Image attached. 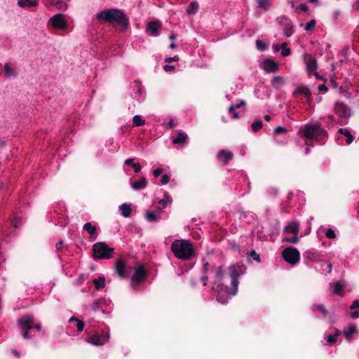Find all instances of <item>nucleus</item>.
Returning <instances> with one entry per match:
<instances>
[{
	"label": "nucleus",
	"mask_w": 359,
	"mask_h": 359,
	"mask_svg": "<svg viewBox=\"0 0 359 359\" xmlns=\"http://www.w3.org/2000/svg\"><path fill=\"white\" fill-rule=\"evenodd\" d=\"M145 218L149 222H154L159 220L161 219V215L159 212L148 210L145 213Z\"/></svg>",
	"instance_id": "obj_23"
},
{
	"label": "nucleus",
	"mask_w": 359,
	"mask_h": 359,
	"mask_svg": "<svg viewBox=\"0 0 359 359\" xmlns=\"http://www.w3.org/2000/svg\"><path fill=\"white\" fill-rule=\"evenodd\" d=\"M46 6H55L59 10H65L67 8V4L63 0H46Z\"/></svg>",
	"instance_id": "obj_19"
},
{
	"label": "nucleus",
	"mask_w": 359,
	"mask_h": 359,
	"mask_svg": "<svg viewBox=\"0 0 359 359\" xmlns=\"http://www.w3.org/2000/svg\"><path fill=\"white\" fill-rule=\"evenodd\" d=\"M97 19L102 22H108L113 25H121L126 28L129 20L122 11L110 8L104 10L97 14Z\"/></svg>",
	"instance_id": "obj_3"
},
{
	"label": "nucleus",
	"mask_w": 359,
	"mask_h": 359,
	"mask_svg": "<svg viewBox=\"0 0 359 359\" xmlns=\"http://www.w3.org/2000/svg\"><path fill=\"white\" fill-rule=\"evenodd\" d=\"M325 236L327 238L332 239V238H334L336 237V234H335V232H334V231L333 229H332L330 228H328L325 231Z\"/></svg>",
	"instance_id": "obj_46"
},
{
	"label": "nucleus",
	"mask_w": 359,
	"mask_h": 359,
	"mask_svg": "<svg viewBox=\"0 0 359 359\" xmlns=\"http://www.w3.org/2000/svg\"><path fill=\"white\" fill-rule=\"evenodd\" d=\"M146 277V271L142 265H139L135 267V273L132 276V285L135 287L140 282L143 281Z\"/></svg>",
	"instance_id": "obj_9"
},
{
	"label": "nucleus",
	"mask_w": 359,
	"mask_h": 359,
	"mask_svg": "<svg viewBox=\"0 0 359 359\" xmlns=\"http://www.w3.org/2000/svg\"><path fill=\"white\" fill-rule=\"evenodd\" d=\"M163 172L161 168H156L153 171V175L155 177H158Z\"/></svg>",
	"instance_id": "obj_57"
},
{
	"label": "nucleus",
	"mask_w": 359,
	"mask_h": 359,
	"mask_svg": "<svg viewBox=\"0 0 359 359\" xmlns=\"http://www.w3.org/2000/svg\"><path fill=\"white\" fill-rule=\"evenodd\" d=\"M18 4L20 7H33L37 5V1L31 0H18Z\"/></svg>",
	"instance_id": "obj_32"
},
{
	"label": "nucleus",
	"mask_w": 359,
	"mask_h": 359,
	"mask_svg": "<svg viewBox=\"0 0 359 359\" xmlns=\"http://www.w3.org/2000/svg\"><path fill=\"white\" fill-rule=\"evenodd\" d=\"M285 241L291 243H297L299 241V238L297 237V235H294V236L290 238H286Z\"/></svg>",
	"instance_id": "obj_54"
},
{
	"label": "nucleus",
	"mask_w": 359,
	"mask_h": 359,
	"mask_svg": "<svg viewBox=\"0 0 359 359\" xmlns=\"http://www.w3.org/2000/svg\"><path fill=\"white\" fill-rule=\"evenodd\" d=\"M161 27V25L158 21L150 22L147 24V31L150 35L157 36L158 35V29Z\"/></svg>",
	"instance_id": "obj_18"
},
{
	"label": "nucleus",
	"mask_w": 359,
	"mask_h": 359,
	"mask_svg": "<svg viewBox=\"0 0 359 359\" xmlns=\"http://www.w3.org/2000/svg\"><path fill=\"white\" fill-rule=\"evenodd\" d=\"M313 311H318L322 313L323 316L325 317L327 315V311L323 304H315L313 306Z\"/></svg>",
	"instance_id": "obj_37"
},
{
	"label": "nucleus",
	"mask_w": 359,
	"mask_h": 359,
	"mask_svg": "<svg viewBox=\"0 0 359 359\" xmlns=\"http://www.w3.org/2000/svg\"><path fill=\"white\" fill-rule=\"evenodd\" d=\"M283 77L281 76H277L272 79L271 80V85L274 87L278 88L279 87V85L283 82Z\"/></svg>",
	"instance_id": "obj_38"
},
{
	"label": "nucleus",
	"mask_w": 359,
	"mask_h": 359,
	"mask_svg": "<svg viewBox=\"0 0 359 359\" xmlns=\"http://www.w3.org/2000/svg\"><path fill=\"white\" fill-rule=\"evenodd\" d=\"M344 285L341 282H337L333 284V292L336 294L340 295L343 290Z\"/></svg>",
	"instance_id": "obj_39"
},
{
	"label": "nucleus",
	"mask_w": 359,
	"mask_h": 359,
	"mask_svg": "<svg viewBox=\"0 0 359 359\" xmlns=\"http://www.w3.org/2000/svg\"><path fill=\"white\" fill-rule=\"evenodd\" d=\"M163 126L171 129L176 126V123H175V121L172 118H168L165 119V122L163 123Z\"/></svg>",
	"instance_id": "obj_42"
},
{
	"label": "nucleus",
	"mask_w": 359,
	"mask_h": 359,
	"mask_svg": "<svg viewBox=\"0 0 359 359\" xmlns=\"http://www.w3.org/2000/svg\"><path fill=\"white\" fill-rule=\"evenodd\" d=\"M69 323H72V322L76 323V327L77 328L78 332H82L83 330L84 323L82 320L78 319L77 318H76L74 316H72L69 318Z\"/></svg>",
	"instance_id": "obj_30"
},
{
	"label": "nucleus",
	"mask_w": 359,
	"mask_h": 359,
	"mask_svg": "<svg viewBox=\"0 0 359 359\" xmlns=\"http://www.w3.org/2000/svg\"><path fill=\"white\" fill-rule=\"evenodd\" d=\"M83 230L88 231L91 238H95L97 236L96 228L91 223L87 222L83 225Z\"/></svg>",
	"instance_id": "obj_24"
},
{
	"label": "nucleus",
	"mask_w": 359,
	"mask_h": 359,
	"mask_svg": "<svg viewBox=\"0 0 359 359\" xmlns=\"http://www.w3.org/2000/svg\"><path fill=\"white\" fill-rule=\"evenodd\" d=\"M100 303H101V300L100 299H96L95 300L93 304H92V309L94 311H97L99 310L100 309Z\"/></svg>",
	"instance_id": "obj_50"
},
{
	"label": "nucleus",
	"mask_w": 359,
	"mask_h": 359,
	"mask_svg": "<svg viewBox=\"0 0 359 359\" xmlns=\"http://www.w3.org/2000/svg\"><path fill=\"white\" fill-rule=\"evenodd\" d=\"M262 122L259 120L255 121L251 125V128L254 132L259 130L262 127Z\"/></svg>",
	"instance_id": "obj_45"
},
{
	"label": "nucleus",
	"mask_w": 359,
	"mask_h": 359,
	"mask_svg": "<svg viewBox=\"0 0 359 359\" xmlns=\"http://www.w3.org/2000/svg\"><path fill=\"white\" fill-rule=\"evenodd\" d=\"M291 54V50L290 48H284L282 52H281V55L283 56V57H287V56H289Z\"/></svg>",
	"instance_id": "obj_55"
},
{
	"label": "nucleus",
	"mask_w": 359,
	"mask_h": 359,
	"mask_svg": "<svg viewBox=\"0 0 359 359\" xmlns=\"http://www.w3.org/2000/svg\"><path fill=\"white\" fill-rule=\"evenodd\" d=\"M147 186V181L144 177H142L140 180L131 183V187L134 190L144 189Z\"/></svg>",
	"instance_id": "obj_21"
},
{
	"label": "nucleus",
	"mask_w": 359,
	"mask_h": 359,
	"mask_svg": "<svg viewBox=\"0 0 359 359\" xmlns=\"http://www.w3.org/2000/svg\"><path fill=\"white\" fill-rule=\"evenodd\" d=\"M233 156V152L225 149L220 150L217 154V158L222 165H226Z\"/></svg>",
	"instance_id": "obj_16"
},
{
	"label": "nucleus",
	"mask_w": 359,
	"mask_h": 359,
	"mask_svg": "<svg viewBox=\"0 0 359 359\" xmlns=\"http://www.w3.org/2000/svg\"><path fill=\"white\" fill-rule=\"evenodd\" d=\"M303 59L306 65L307 72L309 74H313V72H314L318 67L316 59L308 53L304 55Z\"/></svg>",
	"instance_id": "obj_12"
},
{
	"label": "nucleus",
	"mask_w": 359,
	"mask_h": 359,
	"mask_svg": "<svg viewBox=\"0 0 359 359\" xmlns=\"http://www.w3.org/2000/svg\"><path fill=\"white\" fill-rule=\"evenodd\" d=\"M276 22L282 27L283 34L286 37H290L294 33V27L292 21L286 16H281L276 19Z\"/></svg>",
	"instance_id": "obj_8"
},
{
	"label": "nucleus",
	"mask_w": 359,
	"mask_h": 359,
	"mask_svg": "<svg viewBox=\"0 0 359 359\" xmlns=\"http://www.w3.org/2000/svg\"><path fill=\"white\" fill-rule=\"evenodd\" d=\"M339 333H340V332L338 330H337L336 332L334 334L328 335L327 337V342H329L330 344L335 343L337 340V337L339 334Z\"/></svg>",
	"instance_id": "obj_44"
},
{
	"label": "nucleus",
	"mask_w": 359,
	"mask_h": 359,
	"mask_svg": "<svg viewBox=\"0 0 359 359\" xmlns=\"http://www.w3.org/2000/svg\"><path fill=\"white\" fill-rule=\"evenodd\" d=\"M287 132V129L283 126H278L274 129L275 135L286 134Z\"/></svg>",
	"instance_id": "obj_47"
},
{
	"label": "nucleus",
	"mask_w": 359,
	"mask_h": 359,
	"mask_svg": "<svg viewBox=\"0 0 359 359\" xmlns=\"http://www.w3.org/2000/svg\"><path fill=\"white\" fill-rule=\"evenodd\" d=\"M319 91L326 93L328 90L327 87L325 84H321L318 86Z\"/></svg>",
	"instance_id": "obj_61"
},
{
	"label": "nucleus",
	"mask_w": 359,
	"mask_h": 359,
	"mask_svg": "<svg viewBox=\"0 0 359 359\" xmlns=\"http://www.w3.org/2000/svg\"><path fill=\"white\" fill-rule=\"evenodd\" d=\"M21 221L20 218L15 217L14 219L13 220V224L15 228L18 227Z\"/></svg>",
	"instance_id": "obj_58"
},
{
	"label": "nucleus",
	"mask_w": 359,
	"mask_h": 359,
	"mask_svg": "<svg viewBox=\"0 0 359 359\" xmlns=\"http://www.w3.org/2000/svg\"><path fill=\"white\" fill-rule=\"evenodd\" d=\"M256 45H257V47L259 50H263L264 49V46L263 44V43L259 41V40H257V42H256Z\"/></svg>",
	"instance_id": "obj_59"
},
{
	"label": "nucleus",
	"mask_w": 359,
	"mask_h": 359,
	"mask_svg": "<svg viewBox=\"0 0 359 359\" xmlns=\"http://www.w3.org/2000/svg\"><path fill=\"white\" fill-rule=\"evenodd\" d=\"M257 3V6L259 8L264 9V11H268L271 6V0H256Z\"/></svg>",
	"instance_id": "obj_31"
},
{
	"label": "nucleus",
	"mask_w": 359,
	"mask_h": 359,
	"mask_svg": "<svg viewBox=\"0 0 359 359\" xmlns=\"http://www.w3.org/2000/svg\"><path fill=\"white\" fill-rule=\"evenodd\" d=\"M285 261L292 265L299 262L300 259L299 252L294 248H287L282 252Z\"/></svg>",
	"instance_id": "obj_7"
},
{
	"label": "nucleus",
	"mask_w": 359,
	"mask_h": 359,
	"mask_svg": "<svg viewBox=\"0 0 359 359\" xmlns=\"http://www.w3.org/2000/svg\"><path fill=\"white\" fill-rule=\"evenodd\" d=\"M198 8H199V5L197 2H195V1L191 2L187 9V13L189 15L195 14L196 13V11L198 10Z\"/></svg>",
	"instance_id": "obj_34"
},
{
	"label": "nucleus",
	"mask_w": 359,
	"mask_h": 359,
	"mask_svg": "<svg viewBox=\"0 0 359 359\" xmlns=\"http://www.w3.org/2000/svg\"><path fill=\"white\" fill-rule=\"evenodd\" d=\"M359 309V299L355 300L351 306V309Z\"/></svg>",
	"instance_id": "obj_56"
},
{
	"label": "nucleus",
	"mask_w": 359,
	"mask_h": 359,
	"mask_svg": "<svg viewBox=\"0 0 359 359\" xmlns=\"http://www.w3.org/2000/svg\"><path fill=\"white\" fill-rule=\"evenodd\" d=\"M325 135V131L319 124L306 125L304 128V137L308 139H318Z\"/></svg>",
	"instance_id": "obj_6"
},
{
	"label": "nucleus",
	"mask_w": 359,
	"mask_h": 359,
	"mask_svg": "<svg viewBox=\"0 0 359 359\" xmlns=\"http://www.w3.org/2000/svg\"><path fill=\"white\" fill-rule=\"evenodd\" d=\"M285 230L294 235H297L299 231V225L296 222H291L287 224Z\"/></svg>",
	"instance_id": "obj_22"
},
{
	"label": "nucleus",
	"mask_w": 359,
	"mask_h": 359,
	"mask_svg": "<svg viewBox=\"0 0 359 359\" xmlns=\"http://www.w3.org/2000/svg\"><path fill=\"white\" fill-rule=\"evenodd\" d=\"M351 317L353 319L359 318V311H355L351 313Z\"/></svg>",
	"instance_id": "obj_63"
},
{
	"label": "nucleus",
	"mask_w": 359,
	"mask_h": 359,
	"mask_svg": "<svg viewBox=\"0 0 359 359\" xmlns=\"http://www.w3.org/2000/svg\"><path fill=\"white\" fill-rule=\"evenodd\" d=\"M171 198L168 195H165L163 198L158 201V203L162 206V208L164 209L167 207L168 203H171Z\"/></svg>",
	"instance_id": "obj_40"
},
{
	"label": "nucleus",
	"mask_w": 359,
	"mask_h": 359,
	"mask_svg": "<svg viewBox=\"0 0 359 359\" xmlns=\"http://www.w3.org/2000/svg\"><path fill=\"white\" fill-rule=\"evenodd\" d=\"M94 256L97 259H110L114 255V248L104 242L96 243L93 246Z\"/></svg>",
	"instance_id": "obj_5"
},
{
	"label": "nucleus",
	"mask_w": 359,
	"mask_h": 359,
	"mask_svg": "<svg viewBox=\"0 0 359 359\" xmlns=\"http://www.w3.org/2000/svg\"><path fill=\"white\" fill-rule=\"evenodd\" d=\"M133 126H141L144 125L145 121L142 119L141 116L135 115L133 118Z\"/></svg>",
	"instance_id": "obj_36"
},
{
	"label": "nucleus",
	"mask_w": 359,
	"mask_h": 359,
	"mask_svg": "<svg viewBox=\"0 0 359 359\" xmlns=\"http://www.w3.org/2000/svg\"><path fill=\"white\" fill-rule=\"evenodd\" d=\"M320 252L314 250H309L304 253V258L308 262H318L320 259Z\"/></svg>",
	"instance_id": "obj_17"
},
{
	"label": "nucleus",
	"mask_w": 359,
	"mask_h": 359,
	"mask_svg": "<svg viewBox=\"0 0 359 359\" xmlns=\"http://www.w3.org/2000/svg\"><path fill=\"white\" fill-rule=\"evenodd\" d=\"M338 132L346 136V142L347 144H350L353 142L354 137L351 134L350 131L346 128H339Z\"/></svg>",
	"instance_id": "obj_25"
},
{
	"label": "nucleus",
	"mask_w": 359,
	"mask_h": 359,
	"mask_svg": "<svg viewBox=\"0 0 359 359\" xmlns=\"http://www.w3.org/2000/svg\"><path fill=\"white\" fill-rule=\"evenodd\" d=\"M246 103L244 100H240L238 103H236V104H231V107H235V109H238L241 107H244L245 106Z\"/></svg>",
	"instance_id": "obj_53"
},
{
	"label": "nucleus",
	"mask_w": 359,
	"mask_h": 359,
	"mask_svg": "<svg viewBox=\"0 0 359 359\" xmlns=\"http://www.w3.org/2000/svg\"><path fill=\"white\" fill-rule=\"evenodd\" d=\"M163 69H164L165 72H168V71L174 70V69H175V67H174V66H172V65H165L163 67Z\"/></svg>",
	"instance_id": "obj_62"
},
{
	"label": "nucleus",
	"mask_w": 359,
	"mask_h": 359,
	"mask_svg": "<svg viewBox=\"0 0 359 359\" xmlns=\"http://www.w3.org/2000/svg\"><path fill=\"white\" fill-rule=\"evenodd\" d=\"M125 164L131 165L136 173H138L141 171V165L139 163H135L133 158L126 159L125 161Z\"/></svg>",
	"instance_id": "obj_29"
},
{
	"label": "nucleus",
	"mask_w": 359,
	"mask_h": 359,
	"mask_svg": "<svg viewBox=\"0 0 359 359\" xmlns=\"http://www.w3.org/2000/svg\"><path fill=\"white\" fill-rule=\"evenodd\" d=\"M119 209L121 210V215L124 217H128L131 214V211H132L131 207L128 204L123 203V204L121 205V206L119 207Z\"/></svg>",
	"instance_id": "obj_28"
},
{
	"label": "nucleus",
	"mask_w": 359,
	"mask_h": 359,
	"mask_svg": "<svg viewBox=\"0 0 359 359\" xmlns=\"http://www.w3.org/2000/svg\"><path fill=\"white\" fill-rule=\"evenodd\" d=\"M93 283L97 290L103 288L105 286V279L104 277H99L98 278H94Z\"/></svg>",
	"instance_id": "obj_33"
},
{
	"label": "nucleus",
	"mask_w": 359,
	"mask_h": 359,
	"mask_svg": "<svg viewBox=\"0 0 359 359\" xmlns=\"http://www.w3.org/2000/svg\"><path fill=\"white\" fill-rule=\"evenodd\" d=\"M109 334L102 335L95 334L88 337L87 341L94 346H102L109 340Z\"/></svg>",
	"instance_id": "obj_13"
},
{
	"label": "nucleus",
	"mask_w": 359,
	"mask_h": 359,
	"mask_svg": "<svg viewBox=\"0 0 359 359\" xmlns=\"http://www.w3.org/2000/svg\"><path fill=\"white\" fill-rule=\"evenodd\" d=\"M262 67L267 73H274L278 70V64L274 60L266 59L263 61Z\"/></svg>",
	"instance_id": "obj_15"
},
{
	"label": "nucleus",
	"mask_w": 359,
	"mask_h": 359,
	"mask_svg": "<svg viewBox=\"0 0 359 359\" xmlns=\"http://www.w3.org/2000/svg\"><path fill=\"white\" fill-rule=\"evenodd\" d=\"M354 9L359 11V0H355L353 4Z\"/></svg>",
	"instance_id": "obj_64"
},
{
	"label": "nucleus",
	"mask_w": 359,
	"mask_h": 359,
	"mask_svg": "<svg viewBox=\"0 0 359 359\" xmlns=\"http://www.w3.org/2000/svg\"><path fill=\"white\" fill-rule=\"evenodd\" d=\"M228 111L233 118H238L240 117L238 113L236 111V109L233 107L230 106L228 109Z\"/></svg>",
	"instance_id": "obj_48"
},
{
	"label": "nucleus",
	"mask_w": 359,
	"mask_h": 359,
	"mask_svg": "<svg viewBox=\"0 0 359 359\" xmlns=\"http://www.w3.org/2000/svg\"><path fill=\"white\" fill-rule=\"evenodd\" d=\"M201 281L203 283V286H206L207 285V281L208 280V276L205 275V274H203L202 276V277L201 278Z\"/></svg>",
	"instance_id": "obj_60"
},
{
	"label": "nucleus",
	"mask_w": 359,
	"mask_h": 359,
	"mask_svg": "<svg viewBox=\"0 0 359 359\" xmlns=\"http://www.w3.org/2000/svg\"><path fill=\"white\" fill-rule=\"evenodd\" d=\"M169 180H170V177L168 175H163L161 177V182L162 184L165 185L169 182Z\"/></svg>",
	"instance_id": "obj_52"
},
{
	"label": "nucleus",
	"mask_w": 359,
	"mask_h": 359,
	"mask_svg": "<svg viewBox=\"0 0 359 359\" xmlns=\"http://www.w3.org/2000/svg\"><path fill=\"white\" fill-rule=\"evenodd\" d=\"M130 269L131 267L126 266L122 259H118L115 263V271L122 278L129 276Z\"/></svg>",
	"instance_id": "obj_11"
},
{
	"label": "nucleus",
	"mask_w": 359,
	"mask_h": 359,
	"mask_svg": "<svg viewBox=\"0 0 359 359\" xmlns=\"http://www.w3.org/2000/svg\"><path fill=\"white\" fill-rule=\"evenodd\" d=\"M293 93L294 95L302 94V95H305V97L306 98H309L311 95V93L309 88H308L307 87H301V88H297L296 90H294Z\"/></svg>",
	"instance_id": "obj_27"
},
{
	"label": "nucleus",
	"mask_w": 359,
	"mask_h": 359,
	"mask_svg": "<svg viewBox=\"0 0 359 359\" xmlns=\"http://www.w3.org/2000/svg\"><path fill=\"white\" fill-rule=\"evenodd\" d=\"M4 70L6 76L10 77V76H15L16 74L15 71L11 68L9 63H6L4 66Z\"/></svg>",
	"instance_id": "obj_35"
},
{
	"label": "nucleus",
	"mask_w": 359,
	"mask_h": 359,
	"mask_svg": "<svg viewBox=\"0 0 359 359\" xmlns=\"http://www.w3.org/2000/svg\"><path fill=\"white\" fill-rule=\"evenodd\" d=\"M249 256L250 258L257 261V262H261L259 255L254 250L250 252Z\"/></svg>",
	"instance_id": "obj_49"
},
{
	"label": "nucleus",
	"mask_w": 359,
	"mask_h": 359,
	"mask_svg": "<svg viewBox=\"0 0 359 359\" xmlns=\"http://www.w3.org/2000/svg\"><path fill=\"white\" fill-rule=\"evenodd\" d=\"M49 24L58 29H64L67 27V22L62 14H56L49 20Z\"/></svg>",
	"instance_id": "obj_10"
},
{
	"label": "nucleus",
	"mask_w": 359,
	"mask_h": 359,
	"mask_svg": "<svg viewBox=\"0 0 359 359\" xmlns=\"http://www.w3.org/2000/svg\"><path fill=\"white\" fill-rule=\"evenodd\" d=\"M356 332V325L354 324H351L343 330V334L348 341H351L353 338V334Z\"/></svg>",
	"instance_id": "obj_20"
},
{
	"label": "nucleus",
	"mask_w": 359,
	"mask_h": 359,
	"mask_svg": "<svg viewBox=\"0 0 359 359\" xmlns=\"http://www.w3.org/2000/svg\"><path fill=\"white\" fill-rule=\"evenodd\" d=\"M321 269L325 273H330L332 269V264L331 263L323 262L321 264Z\"/></svg>",
	"instance_id": "obj_43"
},
{
	"label": "nucleus",
	"mask_w": 359,
	"mask_h": 359,
	"mask_svg": "<svg viewBox=\"0 0 359 359\" xmlns=\"http://www.w3.org/2000/svg\"><path fill=\"white\" fill-rule=\"evenodd\" d=\"M188 137L187 135L183 132L178 133L176 137L173 138L172 142L173 144H183L184 143Z\"/></svg>",
	"instance_id": "obj_26"
},
{
	"label": "nucleus",
	"mask_w": 359,
	"mask_h": 359,
	"mask_svg": "<svg viewBox=\"0 0 359 359\" xmlns=\"http://www.w3.org/2000/svg\"><path fill=\"white\" fill-rule=\"evenodd\" d=\"M18 325L20 328L21 334L25 339H29V331L36 330L39 332L41 330V324H36L34 317L32 315H24L18 320Z\"/></svg>",
	"instance_id": "obj_4"
},
{
	"label": "nucleus",
	"mask_w": 359,
	"mask_h": 359,
	"mask_svg": "<svg viewBox=\"0 0 359 359\" xmlns=\"http://www.w3.org/2000/svg\"><path fill=\"white\" fill-rule=\"evenodd\" d=\"M334 112L341 117L350 116L351 113V110L343 103L337 102L334 107Z\"/></svg>",
	"instance_id": "obj_14"
},
{
	"label": "nucleus",
	"mask_w": 359,
	"mask_h": 359,
	"mask_svg": "<svg viewBox=\"0 0 359 359\" xmlns=\"http://www.w3.org/2000/svg\"><path fill=\"white\" fill-rule=\"evenodd\" d=\"M180 60L179 58V56L178 55H175L174 57H166L165 59V62H167V63H170V62H176V61H178Z\"/></svg>",
	"instance_id": "obj_51"
},
{
	"label": "nucleus",
	"mask_w": 359,
	"mask_h": 359,
	"mask_svg": "<svg viewBox=\"0 0 359 359\" xmlns=\"http://www.w3.org/2000/svg\"><path fill=\"white\" fill-rule=\"evenodd\" d=\"M170 249L175 257L181 260H189L196 255V249L189 240H175L171 244Z\"/></svg>",
	"instance_id": "obj_2"
},
{
	"label": "nucleus",
	"mask_w": 359,
	"mask_h": 359,
	"mask_svg": "<svg viewBox=\"0 0 359 359\" xmlns=\"http://www.w3.org/2000/svg\"><path fill=\"white\" fill-rule=\"evenodd\" d=\"M316 20L312 19L309 22L306 23L305 25H301V26H303L304 29L306 31H310L314 29L316 26Z\"/></svg>",
	"instance_id": "obj_41"
},
{
	"label": "nucleus",
	"mask_w": 359,
	"mask_h": 359,
	"mask_svg": "<svg viewBox=\"0 0 359 359\" xmlns=\"http://www.w3.org/2000/svg\"><path fill=\"white\" fill-rule=\"evenodd\" d=\"M210 271L213 272L212 290L217 292V300L221 304H226L232 296L236 294L238 279L245 273L246 266L236 263L229 267L230 285H228L229 277L224 265L215 266L211 262L203 259V274L207 275Z\"/></svg>",
	"instance_id": "obj_1"
}]
</instances>
